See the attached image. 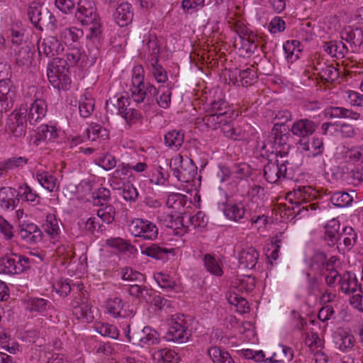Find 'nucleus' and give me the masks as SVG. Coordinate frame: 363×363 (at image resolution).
Instances as JSON below:
<instances>
[{
	"instance_id": "nucleus-16",
	"label": "nucleus",
	"mask_w": 363,
	"mask_h": 363,
	"mask_svg": "<svg viewBox=\"0 0 363 363\" xmlns=\"http://www.w3.org/2000/svg\"><path fill=\"white\" fill-rule=\"evenodd\" d=\"M257 74L253 66L246 69H235L230 74V79L237 86H248L254 84Z\"/></svg>"
},
{
	"instance_id": "nucleus-17",
	"label": "nucleus",
	"mask_w": 363,
	"mask_h": 363,
	"mask_svg": "<svg viewBox=\"0 0 363 363\" xmlns=\"http://www.w3.org/2000/svg\"><path fill=\"white\" fill-rule=\"evenodd\" d=\"M18 235L26 243L29 245L39 242L43 237L41 230L37 225L32 223L20 224Z\"/></svg>"
},
{
	"instance_id": "nucleus-53",
	"label": "nucleus",
	"mask_w": 363,
	"mask_h": 363,
	"mask_svg": "<svg viewBox=\"0 0 363 363\" xmlns=\"http://www.w3.org/2000/svg\"><path fill=\"white\" fill-rule=\"evenodd\" d=\"M353 201L352 196L348 193L338 191L334 193L330 197L331 203L337 207L343 208L349 206Z\"/></svg>"
},
{
	"instance_id": "nucleus-62",
	"label": "nucleus",
	"mask_w": 363,
	"mask_h": 363,
	"mask_svg": "<svg viewBox=\"0 0 363 363\" xmlns=\"http://www.w3.org/2000/svg\"><path fill=\"white\" fill-rule=\"evenodd\" d=\"M111 196L110 190L101 187L93 192V199L95 205L104 206L108 201Z\"/></svg>"
},
{
	"instance_id": "nucleus-21",
	"label": "nucleus",
	"mask_w": 363,
	"mask_h": 363,
	"mask_svg": "<svg viewBox=\"0 0 363 363\" xmlns=\"http://www.w3.org/2000/svg\"><path fill=\"white\" fill-rule=\"evenodd\" d=\"M340 290L345 294H352L358 292L359 281L355 274L346 272L338 279Z\"/></svg>"
},
{
	"instance_id": "nucleus-3",
	"label": "nucleus",
	"mask_w": 363,
	"mask_h": 363,
	"mask_svg": "<svg viewBox=\"0 0 363 363\" xmlns=\"http://www.w3.org/2000/svg\"><path fill=\"white\" fill-rule=\"evenodd\" d=\"M69 306L72 315L77 320L91 322L94 319L88 293L84 289V284L80 281L75 283L74 285L73 298Z\"/></svg>"
},
{
	"instance_id": "nucleus-24",
	"label": "nucleus",
	"mask_w": 363,
	"mask_h": 363,
	"mask_svg": "<svg viewBox=\"0 0 363 363\" xmlns=\"http://www.w3.org/2000/svg\"><path fill=\"white\" fill-rule=\"evenodd\" d=\"M259 258V254L254 247L242 250L239 255V266L243 269L255 268Z\"/></svg>"
},
{
	"instance_id": "nucleus-61",
	"label": "nucleus",
	"mask_w": 363,
	"mask_h": 363,
	"mask_svg": "<svg viewBox=\"0 0 363 363\" xmlns=\"http://www.w3.org/2000/svg\"><path fill=\"white\" fill-rule=\"evenodd\" d=\"M66 55L67 59L65 60H67V62L68 63V67L74 66L80 60L85 57V55L82 53L76 45H74L69 48Z\"/></svg>"
},
{
	"instance_id": "nucleus-44",
	"label": "nucleus",
	"mask_w": 363,
	"mask_h": 363,
	"mask_svg": "<svg viewBox=\"0 0 363 363\" xmlns=\"http://www.w3.org/2000/svg\"><path fill=\"white\" fill-rule=\"evenodd\" d=\"M28 160L25 157H13L0 162V177L4 172L23 167L28 163Z\"/></svg>"
},
{
	"instance_id": "nucleus-64",
	"label": "nucleus",
	"mask_w": 363,
	"mask_h": 363,
	"mask_svg": "<svg viewBox=\"0 0 363 363\" xmlns=\"http://www.w3.org/2000/svg\"><path fill=\"white\" fill-rule=\"evenodd\" d=\"M345 157L353 162H361L363 163V146H354L347 148Z\"/></svg>"
},
{
	"instance_id": "nucleus-59",
	"label": "nucleus",
	"mask_w": 363,
	"mask_h": 363,
	"mask_svg": "<svg viewBox=\"0 0 363 363\" xmlns=\"http://www.w3.org/2000/svg\"><path fill=\"white\" fill-rule=\"evenodd\" d=\"M97 218L106 223H111L115 218V208L111 205H106L97 211Z\"/></svg>"
},
{
	"instance_id": "nucleus-8",
	"label": "nucleus",
	"mask_w": 363,
	"mask_h": 363,
	"mask_svg": "<svg viewBox=\"0 0 363 363\" xmlns=\"http://www.w3.org/2000/svg\"><path fill=\"white\" fill-rule=\"evenodd\" d=\"M169 166L173 175L180 182H193L197 175V167L193 160L188 157H184L180 154L171 159Z\"/></svg>"
},
{
	"instance_id": "nucleus-38",
	"label": "nucleus",
	"mask_w": 363,
	"mask_h": 363,
	"mask_svg": "<svg viewBox=\"0 0 363 363\" xmlns=\"http://www.w3.org/2000/svg\"><path fill=\"white\" fill-rule=\"evenodd\" d=\"M16 196L35 206L39 203V196L27 184L19 186Z\"/></svg>"
},
{
	"instance_id": "nucleus-31",
	"label": "nucleus",
	"mask_w": 363,
	"mask_h": 363,
	"mask_svg": "<svg viewBox=\"0 0 363 363\" xmlns=\"http://www.w3.org/2000/svg\"><path fill=\"white\" fill-rule=\"evenodd\" d=\"M16 192V189L11 187H2L0 189V207L2 209L14 208Z\"/></svg>"
},
{
	"instance_id": "nucleus-40",
	"label": "nucleus",
	"mask_w": 363,
	"mask_h": 363,
	"mask_svg": "<svg viewBox=\"0 0 363 363\" xmlns=\"http://www.w3.org/2000/svg\"><path fill=\"white\" fill-rule=\"evenodd\" d=\"M51 307L52 303L43 298H31L27 303V308L31 312L44 313Z\"/></svg>"
},
{
	"instance_id": "nucleus-5",
	"label": "nucleus",
	"mask_w": 363,
	"mask_h": 363,
	"mask_svg": "<svg viewBox=\"0 0 363 363\" xmlns=\"http://www.w3.org/2000/svg\"><path fill=\"white\" fill-rule=\"evenodd\" d=\"M68 69V63L63 58H54L48 65L47 76L54 88L67 90L70 87L71 79L67 74Z\"/></svg>"
},
{
	"instance_id": "nucleus-2",
	"label": "nucleus",
	"mask_w": 363,
	"mask_h": 363,
	"mask_svg": "<svg viewBox=\"0 0 363 363\" xmlns=\"http://www.w3.org/2000/svg\"><path fill=\"white\" fill-rule=\"evenodd\" d=\"M77 20L84 26H90L87 38H98L102 32L101 19L95 1L93 0H79L75 13Z\"/></svg>"
},
{
	"instance_id": "nucleus-15",
	"label": "nucleus",
	"mask_w": 363,
	"mask_h": 363,
	"mask_svg": "<svg viewBox=\"0 0 363 363\" xmlns=\"http://www.w3.org/2000/svg\"><path fill=\"white\" fill-rule=\"evenodd\" d=\"M64 50L60 40L55 36H48L39 39L38 42V51L40 56L52 57L60 54Z\"/></svg>"
},
{
	"instance_id": "nucleus-14",
	"label": "nucleus",
	"mask_w": 363,
	"mask_h": 363,
	"mask_svg": "<svg viewBox=\"0 0 363 363\" xmlns=\"http://www.w3.org/2000/svg\"><path fill=\"white\" fill-rule=\"evenodd\" d=\"M106 309L113 318H127L134 315L129 305L118 297L108 298L106 302Z\"/></svg>"
},
{
	"instance_id": "nucleus-26",
	"label": "nucleus",
	"mask_w": 363,
	"mask_h": 363,
	"mask_svg": "<svg viewBox=\"0 0 363 363\" xmlns=\"http://www.w3.org/2000/svg\"><path fill=\"white\" fill-rule=\"evenodd\" d=\"M324 114L329 118H350L352 120H358L360 117L359 113L352 110L338 106H330L325 109Z\"/></svg>"
},
{
	"instance_id": "nucleus-49",
	"label": "nucleus",
	"mask_w": 363,
	"mask_h": 363,
	"mask_svg": "<svg viewBox=\"0 0 363 363\" xmlns=\"http://www.w3.org/2000/svg\"><path fill=\"white\" fill-rule=\"evenodd\" d=\"M264 196V189L257 184L250 186L247 193L249 201L253 203H256L257 206L263 201Z\"/></svg>"
},
{
	"instance_id": "nucleus-48",
	"label": "nucleus",
	"mask_w": 363,
	"mask_h": 363,
	"mask_svg": "<svg viewBox=\"0 0 363 363\" xmlns=\"http://www.w3.org/2000/svg\"><path fill=\"white\" fill-rule=\"evenodd\" d=\"M94 109V99L86 94L82 96L79 101V111L80 116L83 118L90 116Z\"/></svg>"
},
{
	"instance_id": "nucleus-18",
	"label": "nucleus",
	"mask_w": 363,
	"mask_h": 363,
	"mask_svg": "<svg viewBox=\"0 0 363 363\" xmlns=\"http://www.w3.org/2000/svg\"><path fill=\"white\" fill-rule=\"evenodd\" d=\"M131 174V168L129 164H121L113 172L109 179L110 185L113 189L121 190L122 187L127 185L128 177Z\"/></svg>"
},
{
	"instance_id": "nucleus-11",
	"label": "nucleus",
	"mask_w": 363,
	"mask_h": 363,
	"mask_svg": "<svg viewBox=\"0 0 363 363\" xmlns=\"http://www.w3.org/2000/svg\"><path fill=\"white\" fill-rule=\"evenodd\" d=\"M129 231L134 237L145 240H154L157 238L158 228L155 224L141 218H136L129 225Z\"/></svg>"
},
{
	"instance_id": "nucleus-39",
	"label": "nucleus",
	"mask_w": 363,
	"mask_h": 363,
	"mask_svg": "<svg viewBox=\"0 0 363 363\" xmlns=\"http://www.w3.org/2000/svg\"><path fill=\"white\" fill-rule=\"evenodd\" d=\"M60 223L55 214H48L45 223L43 224L44 231L52 238H56L60 233Z\"/></svg>"
},
{
	"instance_id": "nucleus-33",
	"label": "nucleus",
	"mask_w": 363,
	"mask_h": 363,
	"mask_svg": "<svg viewBox=\"0 0 363 363\" xmlns=\"http://www.w3.org/2000/svg\"><path fill=\"white\" fill-rule=\"evenodd\" d=\"M82 30L77 27L65 28L60 33V36L65 45L73 46L82 36Z\"/></svg>"
},
{
	"instance_id": "nucleus-28",
	"label": "nucleus",
	"mask_w": 363,
	"mask_h": 363,
	"mask_svg": "<svg viewBox=\"0 0 363 363\" xmlns=\"http://www.w3.org/2000/svg\"><path fill=\"white\" fill-rule=\"evenodd\" d=\"M341 38L350 43L352 48L359 47L363 43V31L360 28L345 29L341 34Z\"/></svg>"
},
{
	"instance_id": "nucleus-42",
	"label": "nucleus",
	"mask_w": 363,
	"mask_h": 363,
	"mask_svg": "<svg viewBox=\"0 0 363 363\" xmlns=\"http://www.w3.org/2000/svg\"><path fill=\"white\" fill-rule=\"evenodd\" d=\"M184 143V133L177 130L168 131L164 135V144L170 148L180 147Z\"/></svg>"
},
{
	"instance_id": "nucleus-55",
	"label": "nucleus",
	"mask_w": 363,
	"mask_h": 363,
	"mask_svg": "<svg viewBox=\"0 0 363 363\" xmlns=\"http://www.w3.org/2000/svg\"><path fill=\"white\" fill-rule=\"evenodd\" d=\"M225 120V117L221 114L213 113L210 112L208 115L203 118V122L206 128L216 130L221 127L223 122Z\"/></svg>"
},
{
	"instance_id": "nucleus-12",
	"label": "nucleus",
	"mask_w": 363,
	"mask_h": 363,
	"mask_svg": "<svg viewBox=\"0 0 363 363\" xmlns=\"http://www.w3.org/2000/svg\"><path fill=\"white\" fill-rule=\"evenodd\" d=\"M2 271L7 274H16L23 272L30 267V258L20 255L3 258L1 260Z\"/></svg>"
},
{
	"instance_id": "nucleus-25",
	"label": "nucleus",
	"mask_w": 363,
	"mask_h": 363,
	"mask_svg": "<svg viewBox=\"0 0 363 363\" xmlns=\"http://www.w3.org/2000/svg\"><path fill=\"white\" fill-rule=\"evenodd\" d=\"M325 239L328 245L334 246L340 240V223L333 218L329 220L325 226Z\"/></svg>"
},
{
	"instance_id": "nucleus-4",
	"label": "nucleus",
	"mask_w": 363,
	"mask_h": 363,
	"mask_svg": "<svg viewBox=\"0 0 363 363\" xmlns=\"http://www.w3.org/2000/svg\"><path fill=\"white\" fill-rule=\"evenodd\" d=\"M289 132L284 133L281 129L279 123L274 124L268 138L263 142L262 149L266 152L274 154L277 157L280 156L281 159L284 158L289 153L290 145Z\"/></svg>"
},
{
	"instance_id": "nucleus-58",
	"label": "nucleus",
	"mask_w": 363,
	"mask_h": 363,
	"mask_svg": "<svg viewBox=\"0 0 363 363\" xmlns=\"http://www.w3.org/2000/svg\"><path fill=\"white\" fill-rule=\"evenodd\" d=\"M172 250L160 247L156 244H152L145 249V252L148 257H153L157 259H162L164 258L165 255L172 252Z\"/></svg>"
},
{
	"instance_id": "nucleus-56",
	"label": "nucleus",
	"mask_w": 363,
	"mask_h": 363,
	"mask_svg": "<svg viewBox=\"0 0 363 363\" xmlns=\"http://www.w3.org/2000/svg\"><path fill=\"white\" fill-rule=\"evenodd\" d=\"M128 292L130 296L146 301L151 296L150 291L146 286H143L138 284H130Z\"/></svg>"
},
{
	"instance_id": "nucleus-54",
	"label": "nucleus",
	"mask_w": 363,
	"mask_h": 363,
	"mask_svg": "<svg viewBox=\"0 0 363 363\" xmlns=\"http://www.w3.org/2000/svg\"><path fill=\"white\" fill-rule=\"evenodd\" d=\"M341 239H342L345 246L348 249H351L357 242V235L352 227L346 226L341 232Z\"/></svg>"
},
{
	"instance_id": "nucleus-22",
	"label": "nucleus",
	"mask_w": 363,
	"mask_h": 363,
	"mask_svg": "<svg viewBox=\"0 0 363 363\" xmlns=\"http://www.w3.org/2000/svg\"><path fill=\"white\" fill-rule=\"evenodd\" d=\"M291 130L292 133L300 138H305L312 135L315 130V124L313 121L307 119H300L294 123Z\"/></svg>"
},
{
	"instance_id": "nucleus-41",
	"label": "nucleus",
	"mask_w": 363,
	"mask_h": 363,
	"mask_svg": "<svg viewBox=\"0 0 363 363\" xmlns=\"http://www.w3.org/2000/svg\"><path fill=\"white\" fill-rule=\"evenodd\" d=\"M95 330L104 337H108L112 339H118L119 336L118 329L113 325L96 322L94 324Z\"/></svg>"
},
{
	"instance_id": "nucleus-47",
	"label": "nucleus",
	"mask_w": 363,
	"mask_h": 363,
	"mask_svg": "<svg viewBox=\"0 0 363 363\" xmlns=\"http://www.w3.org/2000/svg\"><path fill=\"white\" fill-rule=\"evenodd\" d=\"M163 225L167 228L173 230V234L181 235L183 231L184 225L180 217L174 218L172 215H167L162 220Z\"/></svg>"
},
{
	"instance_id": "nucleus-32",
	"label": "nucleus",
	"mask_w": 363,
	"mask_h": 363,
	"mask_svg": "<svg viewBox=\"0 0 363 363\" xmlns=\"http://www.w3.org/2000/svg\"><path fill=\"white\" fill-rule=\"evenodd\" d=\"M152 357L156 363H172L179 359L174 351L167 348L153 350Z\"/></svg>"
},
{
	"instance_id": "nucleus-37",
	"label": "nucleus",
	"mask_w": 363,
	"mask_h": 363,
	"mask_svg": "<svg viewBox=\"0 0 363 363\" xmlns=\"http://www.w3.org/2000/svg\"><path fill=\"white\" fill-rule=\"evenodd\" d=\"M36 179L40 185L50 192H53L57 189L56 177L48 172L38 171Z\"/></svg>"
},
{
	"instance_id": "nucleus-19",
	"label": "nucleus",
	"mask_w": 363,
	"mask_h": 363,
	"mask_svg": "<svg viewBox=\"0 0 363 363\" xmlns=\"http://www.w3.org/2000/svg\"><path fill=\"white\" fill-rule=\"evenodd\" d=\"M47 104L41 99L35 100L29 107V111L27 112V118L30 124L34 125L40 121L46 115Z\"/></svg>"
},
{
	"instance_id": "nucleus-60",
	"label": "nucleus",
	"mask_w": 363,
	"mask_h": 363,
	"mask_svg": "<svg viewBox=\"0 0 363 363\" xmlns=\"http://www.w3.org/2000/svg\"><path fill=\"white\" fill-rule=\"evenodd\" d=\"M327 266H329V264L326 263V255L322 252H315L311 258V268L319 269L320 272H323Z\"/></svg>"
},
{
	"instance_id": "nucleus-45",
	"label": "nucleus",
	"mask_w": 363,
	"mask_h": 363,
	"mask_svg": "<svg viewBox=\"0 0 363 363\" xmlns=\"http://www.w3.org/2000/svg\"><path fill=\"white\" fill-rule=\"evenodd\" d=\"M228 301L229 303L235 306L237 308V311L241 314L247 313L250 311L247 300L235 291L229 293Z\"/></svg>"
},
{
	"instance_id": "nucleus-34",
	"label": "nucleus",
	"mask_w": 363,
	"mask_h": 363,
	"mask_svg": "<svg viewBox=\"0 0 363 363\" xmlns=\"http://www.w3.org/2000/svg\"><path fill=\"white\" fill-rule=\"evenodd\" d=\"M325 52L332 57L342 58L348 51V48L342 41H330L323 45Z\"/></svg>"
},
{
	"instance_id": "nucleus-35",
	"label": "nucleus",
	"mask_w": 363,
	"mask_h": 363,
	"mask_svg": "<svg viewBox=\"0 0 363 363\" xmlns=\"http://www.w3.org/2000/svg\"><path fill=\"white\" fill-rule=\"evenodd\" d=\"M208 354L213 363H235L230 354L219 347H211Z\"/></svg>"
},
{
	"instance_id": "nucleus-57",
	"label": "nucleus",
	"mask_w": 363,
	"mask_h": 363,
	"mask_svg": "<svg viewBox=\"0 0 363 363\" xmlns=\"http://www.w3.org/2000/svg\"><path fill=\"white\" fill-rule=\"evenodd\" d=\"M38 134L40 139L44 140H51L56 138L58 135L57 128L55 126L46 124H43L38 127Z\"/></svg>"
},
{
	"instance_id": "nucleus-23",
	"label": "nucleus",
	"mask_w": 363,
	"mask_h": 363,
	"mask_svg": "<svg viewBox=\"0 0 363 363\" xmlns=\"http://www.w3.org/2000/svg\"><path fill=\"white\" fill-rule=\"evenodd\" d=\"M135 341H138L140 346H150L157 345L160 342L159 333L151 327L145 326L141 330L140 333L135 337Z\"/></svg>"
},
{
	"instance_id": "nucleus-27",
	"label": "nucleus",
	"mask_w": 363,
	"mask_h": 363,
	"mask_svg": "<svg viewBox=\"0 0 363 363\" xmlns=\"http://www.w3.org/2000/svg\"><path fill=\"white\" fill-rule=\"evenodd\" d=\"M208 111L213 113L221 114L225 118H232L233 115L228 103L221 95L218 96L210 102Z\"/></svg>"
},
{
	"instance_id": "nucleus-46",
	"label": "nucleus",
	"mask_w": 363,
	"mask_h": 363,
	"mask_svg": "<svg viewBox=\"0 0 363 363\" xmlns=\"http://www.w3.org/2000/svg\"><path fill=\"white\" fill-rule=\"evenodd\" d=\"M94 163L108 171L113 169L117 164L116 157L110 153H101L95 159Z\"/></svg>"
},
{
	"instance_id": "nucleus-7",
	"label": "nucleus",
	"mask_w": 363,
	"mask_h": 363,
	"mask_svg": "<svg viewBox=\"0 0 363 363\" xmlns=\"http://www.w3.org/2000/svg\"><path fill=\"white\" fill-rule=\"evenodd\" d=\"M313 189L308 186H298L295 188L292 192L287 195L291 203V206H288V210H291L294 217L298 216H305L308 211V207L313 206V204H307V201L314 198L315 195L312 194Z\"/></svg>"
},
{
	"instance_id": "nucleus-51",
	"label": "nucleus",
	"mask_w": 363,
	"mask_h": 363,
	"mask_svg": "<svg viewBox=\"0 0 363 363\" xmlns=\"http://www.w3.org/2000/svg\"><path fill=\"white\" fill-rule=\"evenodd\" d=\"M203 262L206 270L211 274L220 277L223 272L216 259L211 255L204 256Z\"/></svg>"
},
{
	"instance_id": "nucleus-10",
	"label": "nucleus",
	"mask_w": 363,
	"mask_h": 363,
	"mask_svg": "<svg viewBox=\"0 0 363 363\" xmlns=\"http://www.w3.org/2000/svg\"><path fill=\"white\" fill-rule=\"evenodd\" d=\"M27 105H21L13 111L6 122V130L15 137H21L26 134L27 124Z\"/></svg>"
},
{
	"instance_id": "nucleus-50",
	"label": "nucleus",
	"mask_w": 363,
	"mask_h": 363,
	"mask_svg": "<svg viewBox=\"0 0 363 363\" xmlns=\"http://www.w3.org/2000/svg\"><path fill=\"white\" fill-rule=\"evenodd\" d=\"M235 286L238 291L250 293L255 287V279L251 276H245L235 282Z\"/></svg>"
},
{
	"instance_id": "nucleus-43",
	"label": "nucleus",
	"mask_w": 363,
	"mask_h": 363,
	"mask_svg": "<svg viewBox=\"0 0 363 363\" xmlns=\"http://www.w3.org/2000/svg\"><path fill=\"white\" fill-rule=\"evenodd\" d=\"M315 70L320 79L328 82H334L339 77L338 70L332 65H320V67H315Z\"/></svg>"
},
{
	"instance_id": "nucleus-1",
	"label": "nucleus",
	"mask_w": 363,
	"mask_h": 363,
	"mask_svg": "<svg viewBox=\"0 0 363 363\" xmlns=\"http://www.w3.org/2000/svg\"><path fill=\"white\" fill-rule=\"evenodd\" d=\"M144 68L141 65H137L133 68L132 86L130 88L131 98L138 103H145L147 105L154 104L156 95L161 92L159 97L155 99L157 104L162 108H167L171 104L172 91L164 87L159 91L155 86L145 85L144 82Z\"/></svg>"
},
{
	"instance_id": "nucleus-30",
	"label": "nucleus",
	"mask_w": 363,
	"mask_h": 363,
	"mask_svg": "<svg viewBox=\"0 0 363 363\" xmlns=\"http://www.w3.org/2000/svg\"><path fill=\"white\" fill-rule=\"evenodd\" d=\"M230 118H225V120L221 125V130L223 135L228 138L233 140H242L245 138V133L244 131L240 130L239 127L234 126L231 123Z\"/></svg>"
},
{
	"instance_id": "nucleus-20",
	"label": "nucleus",
	"mask_w": 363,
	"mask_h": 363,
	"mask_svg": "<svg viewBox=\"0 0 363 363\" xmlns=\"http://www.w3.org/2000/svg\"><path fill=\"white\" fill-rule=\"evenodd\" d=\"M133 18V11L131 4L125 2L121 4L113 13V18L116 23L123 27L130 24Z\"/></svg>"
},
{
	"instance_id": "nucleus-52",
	"label": "nucleus",
	"mask_w": 363,
	"mask_h": 363,
	"mask_svg": "<svg viewBox=\"0 0 363 363\" xmlns=\"http://www.w3.org/2000/svg\"><path fill=\"white\" fill-rule=\"evenodd\" d=\"M231 173H233V179L235 180H241L245 179L251 174L250 166L246 163H238L232 165Z\"/></svg>"
},
{
	"instance_id": "nucleus-29",
	"label": "nucleus",
	"mask_w": 363,
	"mask_h": 363,
	"mask_svg": "<svg viewBox=\"0 0 363 363\" xmlns=\"http://www.w3.org/2000/svg\"><path fill=\"white\" fill-rule=\"evenodd\" d=\"M223 211L228 219L234 221H239L247 213L245 205L241 202L227 204Z\"/></svg>"
},
{
	"instance_id": "nucleus-63",
	"label": "nucleus",
	"mask_w": 363,
	"mask_h": 363,
	"mask_svg": "<svg viewBox=\"0 0 363 363\" xmlns=\"http://www.w3.org/2000/svg\"><path fill=\"white\" fill-rule=\"evenodd\" d=\"M75 284H73L72 286L66 279H60L56 283L53 284V288L55 289L57 294H58L60 296L65 297L70 292L73 293V287Z\"/></svg>"
},
{
	"instance_id": "nucleus-36",
	"label": "nucleus",
	"mask_w": 363,
	"mask_h": 363,
	"mask_svg": "<svg viewBox=\"0 0 363 363\" xmlns=\"http://www.w3.org/2000/svg\"><path fill=\"white\" fill-rule=\"evenodd\" d=\"M34 52L28 46L21 47L16 54V64L23 69H28L33 61Z\"/></svg>"
},
{
	"instance_id": "nucleus-6",
	"label": "nucleus",
	"mask_w": 363,
	"mask_h": 363,
	"mask_svg": "<svg viewBox=\"0 0 363 363\" xmlns=\"http://www.w3.org/2000/svg\"><path fill=\"white\" fill-rule=\"evenodd\" d=\"M27 13L31 23L39 30L43 31L45 28L55 31L57 29V19L47 8L33 2L29 5Z\"/></svg>"
},
{
	"instance_id": "nucleus-9",
	"label": "nucleus",
	"mask_w": 363,
	"mask_h": 363,
	"mask_svg": "<svg viewBox=\"0 0 363 363\" xmlns=\"http://www.w3.org/2000/svg\"><path fill=\"white\" fill-rule=\"evenodd\" d=\"M191 331L188 329L187 321L184 315L176 314L172 317V325L169 328L164 338L167 341L177 343H184L191 337Z\"/></svg>"
},
{
	"instance_id": "nucleus-13",
	"label": "nucleus",
	"mask_w": 363,
	"mask_h": 363,
	"mask_svg": "<svg viewBox=\"0 0 363 363\" xmlns=\"http://www.w3.org/2000/svg\"><path fill=\"white\" fill-rule=\"evenodd\" d=\"M288 160L282 158L277 159L275 162L269 161L264 167V176L266 180L274 184L286 175Z\"/></svg>"
}]
</instances>
